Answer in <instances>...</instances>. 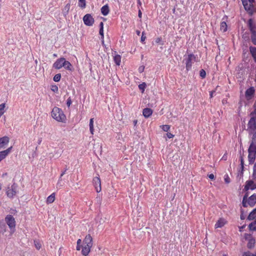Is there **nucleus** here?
I'll return each mask as SVG.
<instances>
[{
	"mask_svg": "<svg viewBox=\"0 0 256 256\" xmlns=\"http://www.w3.org/2000/svg\"><path fill=\"white\" fill-rule=\"evenodd\" d=\"M248 160L250 164H254L256 158V131L253 133L248 148Z\"/></svg>",
	"mask_w": 256,
	"mask_h": 256,
	"instance_id": "1",
	"label": "nucleus"
},
{
	"mask_svg": "<svg viewBox=\"0 0 256 256\" xmlns=\"http://www.w3.org/2000/svg\"><path fill=\"white\" fill-rule=\"evenodd\" d=\"M92 245V236L90 234L86 235L83 240L82 246H81L82 254L84 256H88L90 252Z\"/></svg>",
	"mask_w": 256,
	"mask_h": 256,
	"instance_id": "2",
	"label": "nucleus"
},
{
	"mask_svg": "<svg viewBox=\"0 0 256 256\" xmlns=\"http://www.w3.org/2000/svg\"><path fill=\"white\" fill-rule=\"evenodd\" d=\"M52 67L56 70H60L64 67L66 70L70 72L73 70L72 64L64 58L57 59L54 63Z\"/></svg>",
	"mask_w": 256,
	"mask_h": 256,
	"instance_id": "3",
	"label": "nucleus"
},
{
	"mask_svg": "<svg viewBox=\"0 0 256 256\" xmlns=\"http://www.w3.org/2000/svg\"><path fill=\"white\" fill-rule=\"evenodd\" d=\"M52 118L58 122L65 123L66 118L62 110L56 106L54 107L51 112Z\"/></svg>",
	"mask_w": 256,
	"mask_h": 256,
	"instance_id": "4",
	"label": "nucleus"
},
{
	"mask_svg": "<svg viewBox=\"0 0 256 256\" xmlns=\"http://www.w3.org/2000/svg\"><path fill=\"white\" fill-rule=\"evenodd\" d=\"M245 10L252 16L256 12V4L255 0H241Z\"/></svg>",
	"mask_w": 256,
	"mask_h": 256,
	"instance_id": "5",
	"label": "nucleus"
},
{
	"mask_svg": "<svg viewBox=\"0 0 256 256\" xmlns=\"http://www.w3.org/2000/svg\"><path fill=\"white\" fill-rule=\"evenodd\" d=\"M248 194H246L242 198V206L244 207H247L248 206L252 207L256 204V194H254L248 198Z\"/></svg>",
	"mask_w": 256,
	"mask_h": 256,
	"instance_id": "6",
	"label": "nucleus"
},
{
	"mask_svg": "<svg viewBox=\"0 0 256 256\" xmlns=\"http://www.w3.org/2000/svg\"><path fill=\"white\" fill-rule=\"evenodd\" d=\"M196 60V56L193 54H188L187 57L185 58L186 68L187 71L192 69V64Z\"/></svg>",
	"mask_w": 256,
	"mask_h": 256,
	"instance_id": "7",
	"label": "nucleus"
},
{
	"mask_svg": "<svg viewBox=\"0 0 256 256\" xmlns=\"http://www.w3.org/2000/svg\"><path fill=\"white\" fill-rule=\"evenodd\" d=\"M18 185L16 183H14L10 186H8L6 194L8 197L10 198H13L17 193Z\"/></svg>",
	"mask_w": 256,
	"mask_h": 256,
	"instance_id": "8",
	"label": "nucleus"
},
{
	"mask_svg": "<svg viewBox=\"0 0 256 256\" xmlns=\"http://www.w3.org/2000/svg\"><path fill=\"white\" fill-rule=\"evenodd\" d=\"M5 221L10 228H14L16 227V220L14 216L8 214L5 218Z\"/></svg>",
	"mask_w": 256,
	"mask_h": 256,
	"instance_id": "9",
	"label": "nucleus"
},
{
	"mask_svg": "<svg viewBox=\"0 0 256 256\" xmlns=\"http://www.w3.org/2000/svg\"><path fill=\"white\" fill-rule=\"evenodd\" d=\"M93 185L97 192H100L102 190L101 181L100 176L94 178L92 180Z\"/></svg>",
	"mask_w": 256,
	"mask_h": 256,
	"instance_id": "10",
	"label": "nucleus"
},
{
	"mask_svg": "<svg viewBox=\"0 0 256 256\" xmlns=\"http://www.w3.org/2000/svg\"><path fill=\"white\" fill-rule=\"evenodd\" d=\"M84 24L87 26H92L94 24V18L90 14H86L83 18Z\"/></svg>",
	"mask_w": 256,
	"mask_h": 256,
	"instance_id": "11",
	"label": "nucleus"
},
{
	"mask_svg": "<svg viewBox=\"0 0 256 256\" xmlns=\"http://www.w3.org/2000/svg\"><path fill=\"white\" fill-rule=\"evenodd\" d=\"M256 122L250 120L248 124V130L250 134H253L256 130Z\"/></svg>",
	"mask_w": 256,
	"mask_h": 256,
	"instance_id": "12",
	"label": "nucleus"
},
{
	"mask_svg": "<svg viewBox=\"0 0 256 256\" xmlns=\"http://www.w3.org/2000/svg\"><path fill=\"white\" fill-rule=\"evenodd\" d=\"M244 189L246 191L249 190H254L256 189V182H254V180H247Z\"/></svg>",
	"mask_w": 256,
	"mask_h": 256,
	"instance_id": "13",
	"label": "nucleus"
},
{
	"mask_svg": "<svg viewBox=\"0 0 256 256\" xmlns=\"http://www.w3.org/2000/svg\"><path fill=\"white\" fill-rule=\"evenodd\" d=\"M255 90L253 86H251L247 89L245 92V96L247 100H250L254 96Z\"/></svg>",
	"mask_w": 256,
	"mask_h": 256,
	"instance_id": "14",
	"label": "nucleus"
},
{
	"mask_svg": "<svg viewBox=\"0 0 256 256\" xmlns=\"http://www.w3.org/2000/svg\"><path fill=\"white\" fill-rule=\"evenodd\" d=\"M227 224V221L224 218H220L214 225V228H221Z\"/></svg>",
	"mask_w": 256,
	"mask_h": 256,
	"instance_id": "15",
	"label": "nucleus"
},
{
	"mask_svg": "<svg viewBox=\"0 0 256 256\" xmlns=\"http://www.w3.org/2000/svg\"><path fill=\"white\" fill-rule=\"evenodd\" d=\"M248 24L251 33L256 32V25L252 18L248 20Z\"/></svg>",
	"mask_w": 256,
	"mask_h": 256,
	"instance_id": "16",
	"label": "nucleus"
},
{
	"mask_svg": "<svg viewBox=\"0 0 256 256\" xmlns=\"http://www.w3.org/2000/svg\"><path fill=\"white\" fill-rule=\"evenodd\" d=\"M10 141V138L7 136H4L0 138V148H4Z\"/></svg>",
	"mask_w": 256,
	"mask_h": 256,
	"instance_id": "17",
	"label": "nucleus"
},
{
	"mask_svg": "<svg viewBox=\"0 0 256 256\" xmlns=\"http://www.w3.org/2000/svg\"><path fill=\"white\" fill-rule=\"evenodd\" d=\"M12 148V146H10L6 150L0 152V159L4 160L10 152Z\"/></svg>",
	"mask_w": 256,
	"mask_h": 256,
	"instance_id": "18",
	"label": "nucleus"
},
{
	"mask_svg": "<svg viewBox=\"0 0 256 256\" xmlns=\"http://www.w3.org/2000/svg\"><path fill=\"white\" fill-rule=\"evenodd\" d=\"M152 114V110L150 108H145L142 110L143 116L146 118H149Z\"/></svg>",
	"mask_w": 256,
	"mask_h": 256,
	"instance_id": "19",
	"label": "nucleus"
},
{
	"mask_svg": "<svg viewBox=\"0 0 256 256\" xmlns=\"http://www.w3.org/2000/svg\"><path fill=\"white\" fill-rule=\"evenodd\" d=\"M110 12V8L108 4H106L101 8V12L104 16H107Z\"/></svg>",
	"mask_w": 256,
	"mask_h": 256,
	"instance_id": "20",
	"label": "nucleus"
},
{
	"mask_svg": "<svg viewBox=\"0 0 256 256\" xmlns=\"http://www.w3.org/2000/svg\"><path fill=\"white\" fill-rule=\"evenodd\" d=\"M256 218V208L254 209L248 214V219L249 220H253Z\"/></svg>",
	"mask_w": 256,
	"mask_h": 256,
	"instance_id": "21",
	"label": "nucleus"
},
{
	"mask_svg": "<svg viewBox=\"0 0 256 256\" xmlns=\"http://www.w3.org/2000/svg\"><path fill=\"white\" fill-rule=\"evenodd\" d=\"M250 50L252 56L254 59V62H256V48L250 46Z\"/></svg>",
	"mask_w": 256,
	"mask_h": 256,
	"instance_id": "22",
	"label": "nucleus"
},
{
	"mask_svg": "<svg viewBox=\"0 0 256 256\" xmlns=\"http://www.w3.org/2000/svg\"><path fill=\"white\" fill-rule=\"evenodd\" d=\"M55 200V194L52 193L50 196H48L46 199L47 204H52Z\"/></svg>",
	"mask_w": 256,
	"mask_h": 256,
	"instance_id": "23",
	"label": "nucleus"
},
{
	"mask_svg": "<svg viewBox=\"0 0 256 256\" xmlns=\"http://www.w3.org/2000/svg\"><path fill=\"white\" fill-rule=\"evenodd\" d=\"M114 62H115V64L117 65V66H120V62H121V56L119 54H116L114 57Z\"/></svg>",
	"mask_w": 256,
	"mask_h": 256,
	"instance_id": "24",
	"label": "nucleus"
},
{
	"mask_svg": "<svg viewBox=\"0 0 256 256\" xmlns=\"http://www.w3.org/2000/svg\"><path fill=\"white\" fill-rule=\"evenodd\" d=\"M255 240L254 238H251L249 240L247 244V247L248 248H252L254 246Z\"/></svg>",
	"mask_w": 256,
	"mask_h": 256,
	"instance_id": "25",
	"label": "nucleus"
},
{
	"mask_svg": "<svg viewBox=\"0 0 256 256\" xmlns=\"http://www.w3.org/2000/svg\"><path fill=\"white\" fill-rule=\"evenodd\" d=\"M227 28H228L227 24L224 21H223L220 23V30L222 31L223 32H226L227 30Z\"/></svg>",
	"mask_w": 256,
	"mask_h": 256,
	"instance_id": "26",
	"label": "nucleus"
},
{
	"mask_svg": "<svg viewBox=\"0 0 256 256\" xmlns=\"http://www.w3.org/2000/svg\"><path fill=\"white\" fill-rule=\"evenodd\" d=\"M248 228L250 230L256 231V219L249 224Z\"/></svg>",
	"mask_w": 256,
	"mask_h": 256,
	"instance_id": "27",
	"label": "nucleus"
},
{
	"mask_svg": "<svg viewBox=\"0 0 256 256\" xmlns=\"http://www.w3.org/2000/svg\"><path fill=\"white\" fill-rule=\"evenodd\" d=\"M90 130L92 134H94V118H92L90 120Z\"/></svg>",
	"mask_w": 256,
	"mask_h": 256,
	"instance_id": "28",
	"label": "nucleus"
},
{
	"mask_svg": "<svg viewBox=\"0 0 256 256\" xmlns=\"http://www.w3.org/2000/svg\"><path fill=\"white\" fill-rule=\"evenodd\" d=\"M70 4H68L66 5V6H64V8L63 10V12H64V15H66L68 14L70 8Z\"/></svg>",
	"mask_w": 256,
	"mask_h": 256,
	"instance_id": "29",
	"label": "nucleus"
},
{
	"mask_svg": "<svg viewBox=\"0 0 256 256\" xmlns=\"http://www.w3.org/2000/svg\"><path fill=\"white\" fill-rule=\"evenodd\" d=\"M250 120L256 122V110H254L250 112Z\"/></svg>",
	"mask_w": 256,
	"mask_h": 256,
	"instance_id": "30",
	"label": "nucleus"
},
{
	"mask_svg": "<svg viewBox=\"0 0 256 256\" xmlns=\"http://www.w3.org/2000/svg\"><path fill=\"white\" fill-rule=\"evenodd\" d=\"M78 6L82 8H86V0H78Z\"/></svg>",
	"mask_w": 256,
	"mask_h": 256,
	"instance_id": "31",
	"label": "nucleus"
},
{
	"mask_svg": "<svg viewBox=\"0 0 256 256\" xmlns=\"http://www.w3.org/2000/svg\"><path fill=\"white\" fill-rule=\"evenodd\" d=\"M251 40L252 44L256 45V32L251 33Z\"/></svg>",
	"mask_w": 256,
	"mask_h": 256,
	"instance_id": "32",
	"label": "nucleus"
},
{
	"mask_svg": "<svg viewBox=\"0 0 256 256\" xmlns=\"http://www.w3.org/2000/svg\"><path fill=\"white\" fill-rule=\"evenodd\" d=\"M146 84L145 82H142L141 84H140L138 85V88L140 90H142V92L143 93L145 90V88H146Z\"/></svg>",
	"mask_w": 256,
	"mask_h": 256,
	"instance_id": "33",
	"label": "nucleus"
},
{
	"mask_svg": "<svg viewBox=\"0 0 256 256\" xmlns=\"http://www.w3.org/2000/svg\"><path fill=\"white\" fill-rule=\"evenodd\" d=\"M60 78H61V74H56L54 78H53V80L54 82H59L60 80Z\"/></svg>",
	"mask_w": 256,
	"mask_h": 256,
	"instance_id": "34",
	"label": "nucleus"
},
{
	"mask_svg": "<svg viewBox=\"0 0 256 256\" xmlns=\"http://www.w3.org/2000/svg\"><path fill=\"white\" fill-rule=\"evenodd\" d=\"M76 244H77L76 247V250H81V246H82V240L80 239L78 240Z\"/></svg>",
	"mask_w": 256,
	"mask_h": 256,
	"instance_id": "35",
	"label": "nucleus"
},
{
	"mask_svg": "<svg viewBox=\"0 0 256 256\" xmlns=\"http://www.w3.org/2000/svg\"><path fill=\"white\" fill-rule=\"evenodd\" d=\"M99 34L101 36V40L102 44L104 43V28H100Z\"/></svg>",
	"mask_w": 256,
	"mask_h": 256,
	"instance_id": "36",
	"label": "nucleus"
},
{
	"mask_svg": "<svg viewBox=\"0 0 256 256\" xmlns=\"http://www.w3.org/2000/svg\"><path fill=\"white\" fill-rule=\"evenodd\" d=\"M34 246H35L36 248L38 250H40V248L42 247V245H41V244L40 243V242H39L38 241H37V240H34Z\"/></svg>",
	"mask_w": 256,
	"mask_h": 256,
	"instance_id": "37",
	"label": "nucleus"
},
{
	"mask_svg": "<svg viewBox=\"0 0 256 256\" xmlns=\"http://www.w3.org/2000/svg\"><path fill=\"white\" fill-rule=\"evenodd\" d=\"M162 130L164 132H168L170 129V126L169 125H162L161 126Z\"/></svg>",
	"mask_w": 256,
	"mask_h": 256,
	"instance_id": "38",
	"label": "nucleus"
},
{
	"mask_svg": "<svg viewBox=\"0 0 256 256\" xmlns=\"http://www.w3.org/2000/svg\"><path fill=\"white\" fill-rule=\"evenodd\" d=\"M240 161L241 168H242V171L244 170V159L243 156H240Z\"/></svg>",
	"mask_w": 256,
	"mask_h": 256,
	"instance_id": "39",
	"label": "nucleus"
},
{
	"mask_svg": "<svg viewBox=\"0 0 256 256\" xmlns=\"http://www.w3.org/2000/svg\"><path fill=\"white\" fill-rule=\"evenodd\" d=\"M200 75L202 78H204L206 76V72L205 70L203 69H202L200 72Z\"/></svg>",
	"mask_w": 256,
	"mask_h": 256,
	"instance_id": "40",
	"label": "nucleus"
},
{
	"mask_svg": "<svg viewBox=\"0 0 256 256\" xmlns=\"http://www.w3.org/2000/svg\"><path fill=\"white\" fill-rule=\"evenodd\" d=\"M72 101L70 98H68L66 100V105L68 107H70L72 104Z\"/></svg>",
	"mask_w": 256,
	"mask_h": 256,
	"instance_id": "41",
	"label": "nucleus"
},
{
	"mask_svg": "<svg viewBox=\"0 0 256 256\" xmlns=\"http://www.w3.org/2000/svg\"><path fill=\"white\" fill-rule=\"evenodd\" d=\"M146 36H144V32H142V35L141 38H140L141 42H144V40H146Z\"/></svg>",
	"mask_w": 256,
	"mask_h": 256,
	"instance_id": "42",
	"label": "nucleus"
},
{
	"mask_svg": "<svg viewBox=\"0 0 256 256\" xmlns=\"http://www.w3.org/2000/svg\"><path fill=\"white\" fill-rule=\"evenodd\" d=\"M162 38L160 37H158L156 39V42L157 44H162Z\"/></svg>",
	"mask_w": 256,
	"mask_h": 256,
	"instance_id": "43",
	"label": "nucleus"
},
{
	"mask_svg": "<svg viewBox=\"0 0 256 256\" xmlns=\"http://www.w3.org/2000/svg\"><path fill=\"white\" fill-rule=\"evenodd\" d=\"M252 254L250 252L248 251L244 252L242 254V256H252Z\"/></svg>",
	"mask_w": 256,
	"mask_h": 256,
	"instance_id": "44",
	"label": "nucleus"
},
{
	"mask_svg": "<svg viewBox=\"0 0 256 256\" xmlns=\"http://www.w3.org/2000/svg\"><path fill=\"white\" fill-rule=\"evenodd\" d=\"M224 181L226 184H228L230 182V178L228 175L225 176Z\"/></svg>",
	"mask_w": 256,
	"mask_h": 256,
	"instance_id": "45",
	"label": "nucleus"
},
{
	"mask_svg": "<svg viewBox=\"0 0 256 256\" xmlns=\"http://www.w3.org/2000/svg\"><path fill=\"white\" fill-rule=\"evenodd\" d=\"M66 172V170L62 172V174H61L60 176V177L59 178L58 182L57 184V185H58L59 184L60 182L62 180V176L65 174Z\"/></svg>",
	"mask_w": 256,
	"mask_h": 256,
	"instance_id": "46",
	"label": "nucleus"
},
{
	"mask_svg": "<svg viewBox=\"0 0 256 256\" xmlns=\"http://www.w3.org/2000/svg\"><path fill=\"white\" fill-rule=\"evenodd\" d=\"M166 136H168V138H173L174 137V135L171 133H170V132H168L166 134Z\"/></svg>",
	"mask_w": 256,
	"mask_h": 256,
	"instance_id": "47",
	"label": "nucleus"
},
{
	"mask_svg": "<svg viewBox=\"0 0 256 256\" xmlns=\"http://www.w3.org/2000/svg\"><path fill=\"white\" fill-rule=\"evenodd\" d=\"M208 176L211 180H214V174H210Z\"/></svg>",
	"mask_w": 256,
	"mask_h": 256,
	"instance_id": "48",
	"label": "nucleus"
},
{
	"mask_svg": "<svg viewBox=\"0 0 256 256\" xmlns=\"http://www.w3.org/2000/svg\"><path fill=\"white\" fill-rule=\"evenodd\" d=\"M144 70V67L142 66V67L139 68L138 71H139V72H143Z\"/></svg>",
	"mask_w": 256,
	"mask_h": 256,
	"instance_id": "49",
	"label": "nucleus"
},
{
	"mask_svg": "<svg viewBox=\"0 0 256 256\" xmlns=\"http://www.w3.org/2000/svg\"><path fill=\"white\" fill-rule=\"evenodd\" d=\"M100 28H104V23L102 22H100Z\"/></svg>",
	"mask_w": 256,
	"mask_h": 256,
	"instance_id": "50",
	"label": "nucleus"
},
{
	"mask_svg": "<svg viewBox=\"0 0 256 256\" xmlns=\"http://www.w3.org/2000/svg\"><path fill=\"white\" fill-rule=\"evenodd\" d=\"M138 16L140 18H142V13L141 12V11L140 10L138 11Z\"/></svg>",
	"mask_w": 256,
	"mask_h": 256,
	"instance_id": "51",
	"label": "nucleus"
},
{
	"mask_svg": "<svg viewBox=\"0 0 256 256\" xmlns=\"http://www.w3.org/2000/svg\"><path fill=\"white\" fill-rule=\"evenodd\" d=\"M52 90L54 92L57 91L58 90V88L56 86H54V88H52Z\"/></svg>",
	"mask_w": 256,
	"mask_h": 256,
	"instance_id": "52",
	"label": "nucleus"
},
{
	"mask_svg": "<svg viewBox=\"0 0 256 256\" xmlns=\"http://www.w3.org/2000/svg\"><path fill=\"white\" fill-rule=\"evenodd\" d=\"M137 122H138V120H135L133 121V123H134V126H136V125Z\"/></svg>",
	"mask_w": 256,
	"mask_h": 256,
	"instance_id": "53",
	"label": "nucleus"
},
{
	"mask_svg": "<svg viewBox=\"0 0 256 256\" xmlns=\"http://www.w3.org/2000/svg\"><path fill=\"white\" fill-rule=\"evenodd\" d=\"M245 226L239 227L240 231L242 232V230L244 228Z\"/></svg>",
	"mask_w": 256,
	"mask_h": 256,
	"instance_id": "54",
	"label": "nucleus"
},
{
	"mask_svg": "<svg viewBox=\"0 0 256 256\" xmlns=\"http://www.w3.org/2000/svg\"><path fill=\"white\" fill-rule=\"evenodd\" d=\"M214 92H215V91H212L210 92V98H212V96H213L212 94H213Z\"/></svg>",
	"mask_w": 256,
	"mask_h": 256,
	"instance_id": "55",
	"label": "nucleus"
},
{
	"mask_svg": "<svg viewBox=\"0 0 256 256\" xmlns=\"http://www.w3.org/2000/svg\"><path fill=\"white\" fill-rule=\"evenodd\" d=\"M136 34L138 35V36H140V32L138 30H136Z\"/></svg>",
	"mask_w": 256,
	"mask_h": 256,
	"instance_id": "56",
	"label": "nucleus"
},
{
	"mask_svg": "<svg viewBox=\"0 0 256 256\" xmlns=\"http://www.w3.org/2000/svg\"><path fill=\"white\" fill-rule=\"evenodd\" d=\"M254 110H256V101L255 102L254 104Z\"/></svg>",
	"mask_w": 256,
	"mask_h": 256,
	"instance_id": "57",
	"label": "nucleus"
},
{
	"mask_svg": "<svg viewBox=\"0 0 256 256\" xmlns=\"http://www.w3.org/2000/svg\"><path fill=\"white\" fill-rule=\"evenodd\" d=\"M252 256H256V252L254 254H252Z\"/></svg>",
	"mask_w": 256,
	"mask_h": 256,
	"instance_id": "58",
	"label": "nucleus"
},
{
	"mask_svg": "<svg viewBox=\"0 0 256 256\" xmlns=\"http://www.w3.org/2000/svg\"><path fill=\"white\" fill-rule=\"evenodd\" d=\"M54 57H56L57 56V55L56 54H54Z\"/></svg>",
	"mask_w": 256,
	"mask_h": 256,
	"instance_id": "59",
	"label": "nucleus"
},
{
	"mask_svg": "<svg viewBox=\"0 0 256 256\" xmlns=\"http://www.w3.org/2000/svg\"><path fill=\"white\" fill-rule=\"evenodd\" d=\"M241 219H243V216H240Z\"/></svg>",
	"mask_w": 256,
	"mask_h": 256,
	"instance_id": "60",
	"label": "nucleus"
},
{
	"mask_svg": "<svg viewBox=\"0 0 256 256\" xmlns=\"http://www.w3.org/2000/svg\"><path fill=\"white\" fill-rule=\"evenodd\" d=\"M1 160H2L1 159H0V162Z\"/></svg>",
	"mask_w": 256,
	"mask_h": 256,
	"instance_id": "61",
	"label": "nucleus"
}]
</instances>
